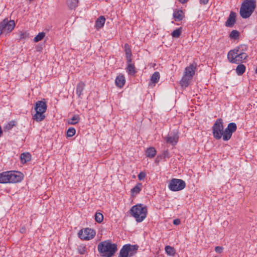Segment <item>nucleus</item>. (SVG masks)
Returning a JSON list of instances; mask_svg holds the SVG:
<instances>
[{"label": "nucleus", "mask_w": 257, "mask_h": 257, "mask_svg": "<svg viewBox=\"0 0 257 257\" xmlns=\"http://www.w3.org/2000/svg\"><path fill=\"white\" fill-rule=\"evenodd\" d=\"M246 49V46L241 45L230 50L227 54L229 61L235 64L242 62L248 56L247 54L244 52V50Z\"/></svg>", "instance_id": "f257e3e1"}, {"label": "nucleus", "mask_w": 257, "mask_h": 257, "mask_svg": "<svg viewBox=\"0 0 257 257\" xmlns=\"http://www.w3.org/2000/svg\"><path fill=\"white\" fill-rule=\"evenodd\" d=\"M24 178L20 172L9 171L0 173V183H16L21 182Z\"/></svg>", "instance_id": "f03ea898"}, {"label": "nucleus", "mask_w": 257, "mask_h": 257, "mask_svg": "<svg viewBox=\"0 0 257 257\" xmlns=\"http://www.w3.org/2000/svg\"><path fill=\"white\" fill-rule=\"evenodd\" d=\"M97 248L101 256L111 257L117 250V246L109 240H105L99 243Z\"/></svg>", "instance_id": "7ed1b4c3"}, {"label": "nucleus", "mask_w": 257, "mask_h": 257, "mask_svg": "<svg viewBox=\"0 0 257 257\" xmlns=\"http://www.w3.org/2000/svg\"><path fill=\"white\" fill-rule=\"evenodd\" d=\"M131 215L136 219L138 222L143 221L147 217V207L142 204L133 206L131 210Z\"/></svg>", "instance_id": "20e7f679"}, {"label": "nucleus", "mask_w": 257, "mask_h": 257, "mask_svg": "<svg viewBox=\"0 0 257 257\" xmlns=\"http://www.w3.org/2000/svg\"><path fill=\"white\" fill-rule=\"evenodd\" d=\"M255 8V2L254 0H245L241 5L239 13L242 18H249L252 14Z\"/></svg>", "instance_id": "39448f33"}, {"label": "nucleus", "mask_w": 257, "mask_h": 257, "mask_svg": "<svg viewBox=\"0 0 257 257\" xmlns=\"http://www.w3.org/2000/svg\"><path fill=\"white\" fill-rule=\"evenodd\" d=\"M47 104L43 101H38L36 103L35 109V114L33 116V119L37 121H40L43 120L45 116L44 113L47 109Z\"/></svg>", "instance_id": "423d86ee"}, {"label": "nucleus", "mask_w": 257, "mask_h": 257, "mask_svg": "<svg viewBox=\"0 0 257 257\" xmlns=\"http://www.w3.org/2000/svg\"><path fill=\"white\" fill-rule=\"evenodd\" d=\"M212 133L213 137L216 140H219L221 138L223 140V136L225 134L223 122L221 119H217L212 126Z\"/></svg>", "instance_id": "0eeeda50"}, {"label": "nucleus", "mask_w": 257, "mask_h": 257, "mask_svg": "<svg viewBox=\"0 0 257 257\" xmlns=\"http://www.w3.org/2000/svg\"><path fill=\"white\" fill-rule=\"evenodd\" d=\"M15 26L14 21L5 19L0 24V36L2 34H7L10 33L14 29Z\"/></svg>", "instance_id": "6e6552de"}, {"label": "nucleus", "mask_w": 257, "mask_h": 257, "mask_svg": "<svg viewBox=\"0 0 257 257\" xmlns=\"http://www.w3.org/2000/svg\"><path fill=\"white\" fill-rule=\"evenodd\" d=\"M186 186L185 182L179 179H172L169 183L168 187L172 191H178L183 190Z\"/></svg>", "instance_id": "1a4fd4ad"}, {"label": "nucleus", "mask_w": 257, "mask_h": 257, "mask_svg": "<svg viewBox=\"0 0 257 257\" xmlns=\"http://www.w3.org/2000/svg\"><path fill=\"white\" fill-rule=\"evenodd\" d=\"M95 234V231L93 229L89 228L81 229L78 233L79 237L85 240H89L92 239L94 238Z\"/></svg>", "instance_id": "9d476101"}, {"label": "nucleus", "mask_w": 257, "mask_h": 257, "mask_svg": "<svg viewBox=\"0 0 257 257\" xmlns=\"http://www.w3.org/2000/svg\"><path fill=\"white\" fill-rule=\"evenodd\" d=\"M237 128L236 125L234 122L229 123L227 127L225 129V134L223 136V141H227L229 140L232 135V133L236 131Z\"/></svg>", "instance_id": "9b49d317"}, {"label": "nucleus", "mask_w": 257, "mask_h": 257, "mask_svg": "<svg viewBox=\"0 0 257 257\" xmlns=\"http://www.w3.org/2000/svg\"><path fill=\"white\" fill-rule=\"evenodd\" d=\"M164 139L167 143L175 146L178 142V136L175 133H171L167 137H165Z\"/></svg>", "instance_id": "f8f14e48"}, {"label": "nucleus", "mask_w": 257, "mask_h": 257, "mask_svg": "<svg viewBox=\"0 0 257 257\" xmlns=\"http://www.w3.org/2000/svg\"><path fill=\"white\" fill-rule=\"evenodd\" d=\"M139 246L137 245H131L130 244H125L122 248L127 252L128 256H133L138 249Z\"/></svg>", "instance_id": "ddd939ff"}, {"label": "nucleus", "mask_w": 257, "mask_h": 257, "mask_svg": "<svg viewBox=\"0 0 257 257\" xmlns=\"http://www.w3.org/2000/svg\"><path fill=\"white\" fill-rule=\"evenodd\" d=\"M196 69V64L194 63L189 65L185 69L184 75L190 76L193 78Z\"/></svg>", "instance_id": "4468645a"}, {"label": "nucleus", "mask_w": 257, "mask_h": 257, "mask_svg": "<svg viewBox=\"0 0 257 257\" xmlns=\"http://www.w3.org/2000/svg\"><path fill=\"white\" fill-rule=\"evenodd\" d=\"M236 14L231 12L225 23V26L228 27H232L235 23Z\"/></svg>", "instance_id": "2eb2a0df"}, {"label": "nucleus", "mask_w": 257, "mask_h": 257, "mask_svg": "<svg viewBox=\"0 0 257 257\" xmlns=\"http://www.w3.org/2000/svg\"><path fill=\"white\" fill-rule=\"evenodd\" d=\"M125 82V77L122 74H119L116 78L115 80V85L121 88L124 85Z\"/></svg>", "instance_id": "dca6fc26"}, {"label": "nucleus", "mask_w": 257, "mask_h": 257, "mask_svg": "<svg viewBox=\"0 0 257 257\" xmlns=\"http://www.w3.org/2000/svg\"><path fill=\"white\" fill-rule=\"evenodd\" d=\"M192 79V77L184 74L180 81V85L183 87H187L189 85L190 81Z\"/></svg>", "instance_id": "f3484780"}, {"label": "nucleus", "mask_w": 257, "mask_h": 257, "mask_svg": "<svg viewBox=\"0 0 257 257\" xmlns=\"http://www.w3.org/2000/svg\"><path fill=\"white\" fill-rule=\"evenodd\" d=\"M105 22V18L104 16H100L95 22V27L97 29L102 28Z\"/></svg>", "instance_id": "a211bd4d"}, {"label": "nucleus", "mask_w": 257, "mask_h": 257, "mask_svg": "<svg viewBox=\"0 0 257 257\" xmlns=\"http://www.w3.org/2000/svg\"><path fill=\"white\" fill-rule=\"evenodd\" d=\"M125 48V53L126 59V62H132V51L131 49L129 48L128 44H125L124 45Z\"/></svg>", "instance_id": "6ab92c4d"}, {"label": "nucleus", "mask_w": 257, "mask_h": 257, "mask_svg": "<svg viewBox=\"0 0 257 257\" xmlns=\"http://www.w3.org/2000/svg\"><path fill=\"white\" fill-rule=\"evenodd\" d=\"M126 71L129 75H134L136 71L134 65L132 62H127V67L126 68Z\"/></svg>", "instance_id": "aec40b11"}, {"label": "nucleus", "mask_w": 257, "mask_h": 257, "mask_svg": "<svg viewBox=\"0 0 257 257\" xmlns=\"http://www.w3.org/2000/svg\"><path fill=\"white\" fill-rule=\"evenodd\" d=\"M142 184L138 183L136 185L131 189V193L133 196L139 194L142 190Z\"/></svg>", "instance_id": "412c9836"}, {"label": "nucleus", "mask_w": 257, "mask_h": 257, "mask_svg": "<svg viewBox=\"0 0 257 257\" xmlns=\"http://www.w3.org/2000/svg\"><path fill=\"white\" fill-rule=\"evenodd\" d=\"M31 155L29 153H24L21 155V160L22 163H26L31 160Z\"/></svg>", "instance_id": "4be33fe9"}, {"label": "nucleus", "mask_w": 257, "mask_h": 257, "mask_svg": "<svg viewBox=\"0 0 257 257\" xmlns=\"http://www.w3.org/2000/svg\"><path fill=\"white\" fill-rule=\"evenodd\" d=\"M85 84L83 82L79 83L76 87V94L77 95L80 97L82 94V92L84 89Z\"/></svg>", "instance_id": "5701e85b"}, {"label": "nucleus", "mask_w": 257, "mask_h": 257, "mask_svg": "<svg viewBox=\"0 0 257 257\" xmlns=\"http://www.w3.org/2000/svg\"><path fill=\"white\" fill-rule=\"evenodd\" d=\"M156 154V151L153 147H150L147 149L146 155V156L149 158H153Z\"/></svg>", "instance_id": "b1692460"}, {"label": "nucleus", "mask_w": 257, "mask_h": 257, "mask_svg": "<svg viewBox=\"0 0 257 257\" xmlns=\"http://www.w3.org/2000/svg\"><path fill=\"white\" fill-rule=\"evenodd\" d=\"M173 17L176 20H182L183 18V12L181 10L175 11L173 13Z\"/></svg>", "instance_id": "393cba45"}, {"label": "nucleus", "mask_w": 257, "mask_h": 257, "mask_svg": "<svg viewBox=\"0 0 257 257\" xmlns=\"http://www.w3.org/2000/svg\"><path fill=\"white\" fill-rule=\"evenodd\" d=\"M78 0H67V4L70 9H75L78 6Z\"/></svg>", "instance_id": "a878e982"}, {"label": "nucleus", "mask_w": 257, "mask_h": 257, "mask_svg": "<svg viewBox=\"0 0 257 257\" xmlns=\"http://www.w3.org/2000/svg\"><path fill=\"white\" fill-rule=\"evenodd\" d=\"M246 67L243 64H239L236 68L235 71L238 75H241L245 71Z\"/></svg>", "instance_id": "bb28decb"}, {"label": "nucleus", "mask_w": 257, "mask_h": 257, "mask_svg": "<svg viewBox=\"0 0 257 257\" xmlns=\"http://www.w3.org/2000/svg\"><path fill=\"white\" fill-rule=\"evenodd\" d=\"M160 79V74L158 72H154L151 77V82L153 84L157 83Z\"/></svg>", "instance_id": "cd10ccee"}, {"label": "nucleus", "mask_w": 257, "mask_h": 257, "mask_svg": "<svg viewBox=\"0 0 257 257\" xmlns=\"http://www.w3.org/2000/svg\"><path fill=\"white\" fill-rule=\"evenodd\" d=\"M80 120V117L78 115H74L72 118H70L68 122L70 124L74 125L77 124Z\"/></svg>", "instance_id": "c85d7f7f"}, {"label": "nucleus", "mask_w": 257, "mask_h": 257, "mask_svg": "<svg viewBox=\"0 0 257 257\" xmlns=\"http://www.w3.org/2000/svg\"><path fill=\"white\" fill-rule=\"evenodd\" d=\"M182 33V28H179L173 31L171 33V36L173 38H178Z\"/></svg>", "instance_id": "c756f323"}, {"label": "nucleus", "mask_w": 257, "mask_h": 257, "mask_svg": "<svg viewBox=\"0 0 257 257\" xmlns=\"http://www.w3.org/2000/svg\"><path fill=\"white\" fill-rule=\"evenodd\" d=\"M15 125L14 121H11L6 123L4 126V129L5 131L11 130Z\"/></svg>", "instance_id": "7c9ffc66"}, {"label": "nucleus", "mask_w": 257, "mask_h": 257, "mask_svg": "<svg viewBox=\"0 0 257 257\" xmlns=\"http://www.w3.org/2000/svg\"><path fill=\"white\" fill-rule=\"evenodd\" d=\"M103 219V215L101 213L96 212L95 214V220L98 223H101Z\"/></svg>", "instance_id": "2f4dec72"}, {"label": "nucleus", "mask_w": 257, "mask_h": 257, "mask_svg": "<svg viewBox=\"0 0 257 257\" xmlns=\"http://www.w3.org/2000/svg\"><path fill=\"white\" fill-rule=\"evenodd\" d=\"M45 34L44 32L39 33L34 39L35 42H38L41 41L45 37Z\"/></svg>", "instance_id": "473e14b6"}, {"label": "nucleus", "mask_w": 257, "mask_h": 257, "mask_svg": "<svg viewBox=\"0 0 257 257\" xmlns=\"http://www.w3.org/2000/svg\"><path fill=\"white\" fill-rule=\"evenodd\" d=\"M165 249L166 253L169 255H173L175 254V252L174 248L169 245L166 246Z\"/></svg>", "instance_id": "72a5a7b5"}, {"label": "nucleus", "mask_w": 257, "mask_h": 257, "mask_svg": "<svg viewBox=\"0 0 257 257\" xmlns=\"http://www.w3.org/2000/svg\"><path fill=\"white\" fill-rule=\"evenodd\" d=\"M75 133L76 131L74 127H70L67 131V137L68 138L72 137L75 134Z\"/></svg>", "instance_id": "f704fd0d"}, {"label": "nucleus", "mask_w": 257, "mask_h": 257, "mask_svg": "<svg viewBox=\"0 0 257 257\" xmlns=\"http://www.w3.org/2000/svg\"><path fill=\"white\" fill-rule=\"evenodd\" d=\"M229 36L231 38L235 39L239 36V33L236 30H233L230 33Z\"/></svg>", "instance_id": "c9c22d12"}, {"label": "nucleus", "mask_w": 257, "mask_h": 257, "mask_svg": "<svg viewBox=\"0 0 257 257\" xmlns=\"http://www.w3.org/2000/svg\"><path fill=\"white\" fill-rule=\"evenodd\" d=\"M86 251V247L83 245H80L78 247V251L81 254H83Z\"/></svg>", "instance_id": "e433bc0d"}, {"label": "nucleus", "mask_w": 257, "mask_h": 257, "mask_svg": "<svg viewBox=\"0 0 257 257\" xmlns=\"http://www.w3.org/2000/svg\"><path fill=\"white\" fill-rule=\"evenodd\" d=\"M128 255L127 252H126L123 248H122L120 250L118 257H128Z\"/></svg>", "instance_id": "4c0bfd02"}, {"label": "nucleus", "mask_w": 257, "mask_h": 257, "mask_svg": "<svg viewBox=\"0 0 257 257\" xmlns=\"http://www.w3.org/2000/svg\"><path fill=\"white\" fill-rule=\"evenodd\" d=\"M28 38V34L26 32H21L20 39H26Z\"/></svg>", "instance_id": "58836bf2"}, {"label": "nucleus", "mask_w": 257, "mask_h": 257, "mask_svg": "<svg viewBox=\"0 0 257 257\" xmlns=\"http://www.w3.org/2000/svg\"><path fill=\"white\" fill-rule=\"evenodd\" d=\"M146 176V174L144 172H141L139 174L138 177L139 180H142L145 178Z\"/></svg>", "instance_id": "ea45409f"}, {"label": "nucleus", "mask_w": 257, "mask_h": 257, "mask_svg": "<svg viewBox=\"0 0 257 257\" xmlns=\"http://www.w3.org/2000/svg\"><path fill=\"white\" fill-rule=\"evenodd\" d=\"M223 248L221 246H216L215 248V251L218 253H221L222 251Z\"/></svg>", "instance_id": "a19ab883"}, {"label": "nucleus", "mask_w": 257, "mask_h": 257, "mask_svg": "<svg viewBox=\"0 0 257 257\" xmlns=\"http://www.w3.org/2000/svg\"><path fill=\"white\" fill-rule=\"evenodd\" d=\"M163 156L164 158H169L170 157L169 152L168 151H164L163 154Z\"/></svg>", "instance_id": "79ce46f5"}, {"label": "nucleus", "mask_w": 257, "mask_h": 257, "mask_svg": "<svg viewBox=\"0 0 257 257\" xmlns=\"http://www.w3.org/2000/svg\"><path fill=\"white\" fill-rule=\"evenodd\" d=\"M209 0H199L200 4L201 5H206L208 3Z\"/></svg>", "instance_id": "37998d69"}, {"label": "nucleus", "mask_w": 257, "mask_h": 257, "mask_svg": "<svg viewBox=\"0 0 257 257\" xmlns=\"http://www.w3.org/2000/svg\"><path fill=\"white\" fill-rule=\"evenodd\" d=\"M181 221L179 219H176L173 220V224L175 225H179Z\"/></svg>", "instance_id": "c03bdc74"}, {"label": "nucleus", "mask_w": 257, "mask_h": 257, "mask_svg": "<svg viewBox=\"0 0 257 257\" xmlns=\"http://www.w3.org/2000/svg\"><path fill=\"white\" fill-rule=\"evenodd\" d=\"M26 231V228L25 227H23L20 229V232L21 233H24Z\"/></svg>", "instance_id": "a18cd8bd"}, {"label": "nucleus", "mask_w": 257, "mask_h": 257, "mask_svg": "<svg viewBox=\"0 0 257 257\" xmlns=\"http://www.w3.org/2000/svg\"><path fill=\"white\" fill-rule=\"evenodd\" d=\"M188 0H179V1L182 4H184L187 2Z\"/></svg>", "instance_id": "49530a36"}, {"label": "nucleus", "mask_w": 257, "mask_h": 257, "mask_svg": "<svg viewBox=\"0 0 257 257\" xmlns=\"http://www.w3.org/2000/svg\"><path fill=\"white\" fill-rule=\"evenodd\" d=\"M255 72H256V73L257 74V68H256Z\"/></svg>", "instance_id": "de8ad7c7"}, {"label": "nucleus", "mask_w": 257, "mask_h": 257, "mask_svg": "<svg viewBox=\"0 0 257 257\" xmlns=\"http://www.w3.org/2000/svg\"><path fill=\"white\" fill-rule=\"evenodd\" d=\"M30 2H32L33 1V0H29Z\"/></svg>", "instance_id": "09e8293b"}]
</instances>
